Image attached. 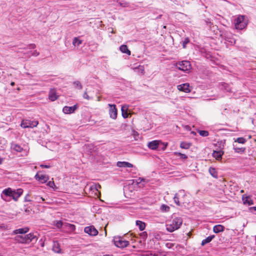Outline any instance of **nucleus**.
Here are the masks:
<instances>
[{
	"label": "nucleus",
	"mask_w": 256,
	"mask_h": 256,
	"mask_svg": "<svg viewBox=\"0 0 256 256\" xmlns=\"http://www.w3.org/2000/svg\"><path fill=\"white\" fill-rule=\"evenodd\" d=\"M198 132L202 136H208L209 134L208 131L204 130H199L198 131Z\"/></svg>",
	"instance_id": "2f4dec72"
},
{
	"label": "nucleus",
	"mask_w": 256,
	"mask_h": 256,
	"mask_svg": "<svg viewBox=\"0 0 256 256\" xmlns=\"http://www.w3.org/2000/svg\"><path fill=\"white\" fill-rule=\"evenodd\" d=\"M242 200L244 204H248L249 206L254 204L253 200L250 198V196H246V198L242 196Z\"/></svg>",
	"instance_id": "4be33fe9"
},
{
	"label": "nucleus",
	"mask_w": 256,
	"mask_h": 256,
	"mask_svg": "<svg viewBox=\"0 0 256 256\" xmlns=\"http://www.w3.org/2000/svg\"><path fill=\"white\" fill-rule=\"evenodd\" d=\"M246 142V140L244 138H238L235 140V142H238L240 144H244Z\"/></svg>",
	"instance_id": "f704fd0d"
},
{
	"label": "nucleus",
	"mask_w": 256,
	"mask_h": 256,
	"mask_svg": "<svg viewBox=\"0 0 256 256\" xmlns=\"http://www.w3.org/2000/svg\"><path fill=\"white\" fill-rule=\"evenodd\" d=\"M12 198L14 200H17L18 198L21 196L22 193V189H18L16 192L13 191Z\"/></svg>",
	"instance_id": "dca6fc26"
},
{
	"label": "nucleus",
	"mask_w": 256,
	"mask_h": 256,
	"mask_svg": "<svg viewBox=\"0 0 256 256\" xmlns=\"http://www.w3.org/2000/svg\"><path fill=\"white\" fill-rule=\"evenodd\" d=\"M250 210H254L256 211V206L252 207L250 208Z\"/></svg>",
	"instance_id": "3c124183"
},
{
	"label": "nucleus",
	"mask_w": 256,
	"mask_h": 256,
	"mask_svg": "<svg viewBox=\"0 0 256 256\" xmlns=\"http://www.w3.org/2000/svg\"><path fill=\"white\" fill-rule=\"evenodd\" d=\"M40 166L42 168H50V166H48V165H45V164H41Z\"/></svg>",
	"instance_id": "8fccbe9b"
},
{
	"label": "nucleus",
	"mask_w": 256,
	"mask_h": 256,
	"mask_svg": "<svg viewBox=\"0 0 256 256\" xmlns=\"http://www.w3.org/2000/svg\"><path fill=\"white\" fill-rule=\"evenodd\" d=\"M176 154L180 158L183 160H186L188 158V156L185 154L180 152H176Z\"/></svg>",
	"instance_id": "c9c22d12"
},
{
	"label": "nucleus",
	"mask_w": 256,
	"mask_h": 256,
	"mask_svg": "<svg viewBox=\"0 0 256 256\" xmlns=\"http://www.w3.org/2000/svg\"><path fill=\"white\" fill-rule=\"evenodd\" d=\"M28 230H29L28 228L26 227V228H24L16 230L14 231V233L16 234H26L28 231Z\"/></svg>",
	"instance_id": "6ab92c4d"
},
{
	"label": "nucleus",
	"mask_w": 256,
	"mask_h": 256,
	"mask_svg": "<svg viewBox=\"0 0 256 256\" xmlns=\"http://www.w3.org/2000/svg\"><path fill=\"white\" fill-rule=\"evenodd\" d=\"M214 236H215L214 235H212L207 237L206 239L202 241L201 244L202 246H204L206 244L210 242L214 238Z\"/></svg>",
	"instance_id": "393cba45"
},
{
	"label": "nucleus",
	"mask_w": 256,
	"mask_h": 256,
	"mask_svg": "<svg viewBox=\"0 0 256 256\" xmlns=\"http://www.w3.org/2000/svg\"><path fill=\"white\" fill-rule=\"evenodd\" d=\"M45 200V199L44 198H43L42 197V198H41V202H44Z\"/></svg>",
	"instance_id": "6e6d98bb"
},
{
	"label": "nucleus",
	"mask_w": 256,
	"mask_h": 256,
	"mask_svg": "<svg viewBox=\"0 0 256 256\" xmlns=\"http://www.w3.org/2000/svg\"><path fill=\"white\" fill-rule=\"evenodd\" d=\"M100 188H101V186L100 184H92L90 186V190H96V191H98V189Z\"/></svg>",
	"instance_id": "473e14b6"
},
{
	"label": "nucleus",
	"mask_w": 256,
	"mask_h": 256,
	"mask_svg": "<svg viewBox=\"0 0 256 256\" xmlns=\"http://www.w3.org/2000/svg\"><path fill=\"white\" fill-rule=\"evenodd\" d=\"M28 48L30 49H34L36 48V46L34 44H31L28 45Z\"/></svg>",
	"instance_id": "de8ad7c7"
},
{
	"label": "nucleus",
	"mask_w": 256,
	"mask_h": 256,
	"mask_svg": "<svg viewBox=\"0 0 256 256\" xmlns=\"http://www.w3.org/2000/svg\"><path fill=\"white\" fill-rule=\"evenodd\" d=\"M138 180H140V182H141L142 181H144V179L142 178H139Z\"/></svg>",
	"instance_id": "603ef678"
},
{
	"label": "nucleus",
	"mask_w": 256,
	"mask_h": 256,
	"mask_svg": "<svg viewBox=\"0 0 256 256\" xmlns=\"http://www.w3.org/2000/svg\"><path fill=\"white\" fill-rule=\"evenodd\" d=\"M31 53L32 56H37L40 54V53L38 52L36 50H34V52H30L28 54Z\"/></svg>",
	"instance_id": "58836bf2"
},
{
	"label": "nucleus",
	"mask_w": 256,
	"mask_h": 256,
	"mask_svg": "<svg viewBox=\"0 0 256 256\" xmlns=\"http://www.w3.org/2000/svg\"><path fill=\"white\" fill-rule=\"evenodd\" d=\"M182 222V219L180 218H175L170 224H166V229L169 232H173L178 229Z\"/></svg>",
	"instance_id": "f257e3e1"
},
{
	"label": "nucleus",
	"mask_w": 256,
	"mask_h": 256,
	"mask_svg": "<svg viewBox=\"0 0 256 256\" xmlns=\"http://www.w3.org/2000/svg\"><path fill=\"white\" fill-rule=\"evenodd\" d=\"M128 106H122L121 110L122 116L124 118H126L128 117V114L127 112Z\"/></svg>",
	"instance_id": "aec40b11"
},
{
	"label": "nucleus",
	"mask_w": 256,
	"mask_h": 256,
	"mask_svg": "<svg viewBox=\"0 0 256 256\" xmlns=\"http://www.w3.org/2000/svg\"><path fill=\"white\" fill-rule=\"evenodd\" d=\"M140 236L143 238H146L147 237V233L146 232H144L140 234Z\"/></svg>",
	"instance_id": "37998d69"
},
{
	"label": "nucleus",
	"mask_w": 256,
	"mask_h": 256,
	"mask_svg": "<svg viewBox=\"0 0 256 256\" xmlns=\"http://www.w3.org/2000/svg\"><path fill=\"white\" fill-rule=\"evenodd\" d=\"M84 232L91 236H96L98 234V230L93 226L86 227Z\"/></svg>",
	"instance_id": "0eeeda50"
},
{
	"label": "nucleus",
	"mask_w": 256,
	"mask_h": 256,
	"mask_svg": "<svg viewBox=\"0 0 256 256\" xmlns=\"http://www.w3.org/2000/svg\"><path fill=\"white\" fill-rule=\"evenodd\" d=\"M177 68L182 71H187L191 69L192 66L190 62L188 60H184L176 64Z\"/></svg>",
	"instance_id": "39448f33"
},
{
	"label": "nucleus",
	"mask_w": 256,
	"mask_h": 256,
	"mask_svg": "<svg viewBox=\"0 0 256 256\" xmlns=\"http://www.w3.org/2000/svg\"><path fill=\"white\" fill-rule=\"evenodd\" d=\"M136 225L138 227L140 231L144 230L146 228L145 223L140 220H136Z\"/></svg>",
	"instance_id": "412c9836"
},
{
	"label": "nucleus",
	"mask_w": 256,
	"mask_h": 256,
	"mask_svg": "<svg viewBox=\"0 0 256 256\" xmlns=\"http://www.w3.org/2000/svg\"><path fill=\"white\" fill-rule=\"evenodd\" d=\"M10 85H11L12 86H14V82H11V83H10Z\"/></svg>",
	"instance_id": "5fc2aeb1"
},
{
	"label": "nucleus",
	"mask_w": 256,
	"mask_h": 256,
	"mask_svg": "<svg viewBox=\"0 0 256 256\" xmlns=\"http://www.w3.org/2000/svg\"><path fill=\"white\" fill-rule=\"evenodd\" d=\"M48 186H49L50 188H54V181H49L48 182Z\"/></svg>",
	"instance_id": "79ce46f5"
},
{
	"label": "nucleus",
	"mask_w": 256,
	"mask_h": 256,
	"mask_svg": "<svg viewBox=\"0 0 256 256\" xmlns=\"http://www.w3.org/2000/svg\"><path fill=\"white\" fill-rule=\"evenodd\" d=\"M166 246L168 248H171L174 246V244L171 242H168L166 244Z\"/></svg>",
	"instance_id": "a18cd8bd"
},
{
	"label": "nucleus",
	"mask_w": 256,
	"mask_h": 256,
	"mask_svg": "<svg viewBox=\"0 0 256 256\" xmlns=\"http://www.w3.org/2000/svg\"><path fill=\"white\" fill-rule=\"evenodd\" d=\"M189 38H186L182 42V46L184 48H186V44L189 42Z\"/></svg>",
	"instance_id": "4c0bfd02"
},
{
	"label": "nucleus",
	"mask_w": 256,
	"mask_h": 256,
	"mask_svg": "<svg viewBox=\"0 0 256 256\" xmlns=\"http://www.w3.org/2000/svg\"><path fill=\"white\" fill-rule=\"evenodd\" d=\"M104 256H112L108 254V255H104Z\"/></svg>",
	"instance_id": "bf43d9fd"
},
{
	"label": "nucleus",
	"mask_w": 256,
	"mask_h": 256,
	"mask_svg": "<svg viewBox=\"0 0 256 256\" xmlns=\"http://www.w3.org/2000/svg\"><path fill=\"white\" fill-rule=\"evenodd\" d=\"M26 240V243L31 242L35 238L36 236L33 234H29L24 236Z\"/></svg>",
	"instance_id": "b1692460"
},
{
	"label": "nucleus",
	"mask_w": 256,
	"mask_h": 256,
	"mask_svg": "<svg viewBox=\"0 0 256 256\" xmlns=\"http://www.w3.org/2000/svg\"><path fill=\"white\" fill-rule=\"evenodd\" d=\"M73 84L74 85L75 88H78L80 90L82 88V86L80 81H74L73 82Z\"/></svg>",
	"instance_id": "72a5a7b5"
},
{
	"label": "nucleus",
	"mask_w": 256,
	"mask_h": 256,
	"mask_svg": "<svg viewBox=\"0 0 256 256\" xmlns=\"http://www.w3.org/2000/svg\"><path fill=\"white\" fill-rule=\"evenodd\" d=\"M167 145H168V144H165V146H164V148H166V147Z\"/></svg>",
	"instance_id": "13d9d810"
},
{
	"label": "nucleus",
	"mask_w": 256,
	"mask_h": 256,
	"mask_svg": "<svg viewBox=\"0 0 256 256\" xmlns=\"http://www.w3.org/2000/svg\"><path fill=\"white\" fill-rule=\"evenodd\" d=\"M190 146L191 144L190 143L184 142H182L180 144V147L184 149H188Z\"/></svg>",
	"instance_id": "c756f323"
},
{
	"label": "nucleus",
	"mask_w": 256,
	"mask_h": 256,
	"mask_svg": "<svg viewBox=\"0 0 256 256\" xmlns=\"http://www.w3.org/2000/svg\"><path fill=\"white\" fill-rule=\"evenodd\" d=\"M224 230V227L221 225V224H218L214 226L213 228V231L214 232L218 234L220 232H223Z\"/></svg>",
	"instance_id": "f3484780"
},
{
	"label": "nucleus",
	"mask_w": 256,
	"mask_h": 256,
	"mask_svg": "<svg viewBox=\"0 0 256 256\" xmlns=\"http://www.w3.org/2000/svg\"><path fill=\"white\" fill-rule=\"evenodd\" d=\"M3 161V159L0 157V164L2 163Z\"/></svg>",
	"instance_id": "864d4df0"
},
{
	"label": "nucleus",
	"mask_w": 256,
	"mask_h": 256,
	"mask_svg": "<svg viewBox=\"0 0 256 256\" xmlns=\"http://www.w3.org/2000/svg\"><path fill=\"white\" fill-rule=\"evenodd\" d=\"M38 124V122L37 120L31 121L28 120H22L20 126L22 128H33L36 127Z\"/></svg>",
	"instance_id": "20e7f679"
},
{
	"label": "nucleus",
	"mask_w": 256,
	"mask_h": 256,
	"mask_svg": "<svg viewBox=\"0 0 256 256\" xmlns=\"http://www.w3.org/2000/svg\"><path fill=\"white\" fill-rule=\"evenodd\" d=\"M228 84H222V86L226 90L227 92H230V89L228 88Z\"/></svg>",
	"instance_id": "a19ab883"
},
{
	"label": "nucleus",
	"mask_w": 256,
	"mask_h": 256,
	"mask_svg": "<svg viewBox=\"0 0 256 256\" xmlns=\"http://www.w3.org/2000/svg\"><path fill=\"white\" fill-rule=\"evenodd\" d=\"M120 50L122 53L126 54L128 55H130V51L128 49L126 45H122L120 47Z\"/></svg>",
	"instance_id": "a211bd4d"
},
{
	"label": "nucleus",
	"mask_w": 256,
	"mask_h": 256,
	"mask_svg": "<svg viewBox=\"0 0 256 256\" xmlns=\"http://www.w3.org/2000/svg\"><path fill=\"white\" fill-rule=\"evenodd\" d=\"M48 98L52 101H54L58 99V96L56 94L54 89H51L49 92Z\"/></svg>",
	"instance_id": "f8f14e48"
},
{
	"label": "nucleus",
	"mask_w": 256,
	"mask_h": 256,
	"mask_svg": "<svg viewBox=\"0 0 256 256\" xmlns=\"http://www.w3.org/2000/svg\"><path fill=\"white\" fill-rule=\"evenodd\" d=\"M3 193L6 196H9L12 197V194H14V192L11 188H8V189H6L5 190H4L3 191Z\"/></svg>",
	"instance_id": "bb28decb"
},
{
	"label": "nucleus",
	"mask_w": 256,
	"mask_h": 256,
	"mask_svg": "<svg viewBox=\"0 0 256 256\" xmlns=\"http://www.w3.org/2000/svg\"><path fill=\"white\" fill-rule=\"evenodd\" d=\"M223 154V152L214 150L212 153V156L216 160H220L222 159V156Z\"/></svg>",
	"instance_id": "2eb2a0df"
},
{
	"label": "nucleus",
	"mask_w": 256,
	"mask_h": 256,
	"mask_svg": "<svg viewBox=\"0 0 256 256\" xmlns=\"http://www.w3.org/2000/svg\"><path fill=\"white\" fill-rule=\"evenodd\" d=\"M62 223L61 221H58V222H57L56 224V226L58 228H61L62 226Z\"/></svg>",
	"instance_id": "49530a36"
},
{
	"label": "nucleus",
	"mask_w": 256,
	"mask_h": 256,
	"mask_svg": "<svg viewBox=\"0 0 256 256\" xmlns=\"http://www.w3.org/2000/svg\"><path fill=\"white\" fill-rule=\"evenodd\" d=\"M114 243L116 246L120 248H124L129 244V242L124 240L122 237H117L114 238Z\"/></svg>",
	"instance_id": "7ed1b4c3"
},
{
	"label": "nucleus",
	"mask_w": 256,
	"mask_h": 256,
	"mask_svg": "<svg viewBox=\"0 0 256 256\" xmlns=\"http://www.w3.org/2000/svg\"><path fill=\"white\" fill-rule=\"evenodd\" d=\"M184 190H180L178 193H176L175 194V196L174 198V200L175 203L178 206H180L179 198L181 195L184 196Z\"/></svg>",
	"instance_id": "4468645a"
},
{
	"label": "nucleus",
	"mask_w": 256,
	"mask_h": 256,
	"mask_svg": "<svg viewBox=\"0 0 256 256\" xmlns=\"http://www.w3.org/2000/svg\"><path fill=\"white\" fill-rule=\"evenodd\" d=\"M30 196L28 194H27L25 197V200L26 202H31L32 200H30L29 198Z\"/></svg>",
	"instance_id": "09e8293b"
},
{
	"label": "nucleus",
	"mask_w": 256,
	"mask_h": 256,
	"mask_svg": "<svg viewBox=\"0 0 256 256\" xmlns=\"http://www.w3.org/2000/svg\"><path fill=\"white\" fill-rule=\"evenodd\" d=\"M35 178L36 180H38L42 183H44L46 182L49 179L48 176L46 174L40 175L38 173L36 174Z\"/></svg>",
	"instance_id": "9d476101"
},
{
	"label": "nucleus",
	"mask_w": 256,
	"mask_h": 256,
	"mask_svg": "<svg viewBox=\"0 0 256 256\" xmlns=\"http://www.w3.org/2000/svg\"><path fill=\"white\" fill-rule=\"evenodd\" d=\"M110 107L109 114L110 118L116 120L117 118L118 111L115 104H108Z\"/></svg>",
	"instance_id": "423d86ee"
},
{
	"label": "nucleus",
	"mask_w": 256,
	"mask_h": 256,
	"mask_svg": "<svg viewBox=\"0 0 256 256\" xmlns=\"http://www.w3.org/2000/svg\"><path fill=\"white\" fill-rule=\"evenodd\" d=\"M82 43V40H79L78 38H74L72 40V44L76 46H79Z\"/></svg>",
	"instance_id": "c85d7f7f"
},
{
	"label": "nucleus",
	"mask_w": 256,
	"mask_h": 256,
	"mask_svg": "<svg viewBox=\"0 0 256 256\" xmlns=\"http://www.w3.org/2000/svg\"><path fill=\"white\" fill-rule=\"evenodd\" d=\"M74 225H73V224H70V227H72V228H73V227H74Z\"/></svg>",
	"instance_id": "4d7b16f0"
},
{
	"label": "nucleus",
	"mask_w": 256,
	"mask_h": 256,
	"mask_svg": "<svg viewBox=\"0 0 256 256\" xmlns=\"http://www.w3.org/2000/svg\"><path fill=\"white\" fill-rule=\"evenodd\" d=\"M16 240L20 243H26V240L24 236H18L16 237Z\"/></svg>",
	"instance_id": "cd10ccee"
},
{
	"label": "nucleus",
	"mask_w": 256,
	"mask_h": 256,
	"mask_svg": "<svg viewBox=\"0 0 256 256\" xmlns=\"http://www.w3.org/2000/svg\"><path fill=\"white\" fill-rule=\"evenodd\" d=\"M53 250L56 253L60 252V244L58 242H54L52 247Z\"/></svg>",
	"instance_id": "5701e85b"
},
{
	"label": "nucleus",
	"mask_w": 256,
	"mask_h": 256,
	"mask_svg": "<svg viewBox=\"0 0 256 256\" xmlns=\"http://www.w3.org/2000/svg\"><path fill=\"white\" fill-rule=\"evenodd\" d=\"M178 89L185 92H190V84L188 83H185L177 86Z\"/></svg>",
	"instance_id": "1a4fd4ad"
},
{
	"label": "nucleus",
	"mask_w": 256,
	"mask_h": 256,
	"mask_svg": "<svg viewBox=\"0 0 256 256\" xmlns=\"http://www.w3.org/2000/svg\"><path fill=\"white\" fill-rule=\"evenodd\" d=\"M41 198L42 197H40L39 196H34V200H35L38 202H41Z\"/></svg>",
	"instance_id": "ea45409f"
},
{
	"label": "nucleus",
	"mask_w": 256,
	"mask_h": 256,
	"mask_svg": "<svg viewBox=\"0 0 256 256\" xmlns=\"http://www.w3.org/2000/svg\"><path fill=\"white\" fill-rule=\"evenodd\" d=\"M116 165L120 168H132L134 166L132 164L126 162H118Z\"/></svg>",
	"instance_id": "ddd939ff"
},
{
	"label": "nucleus",
	"mask_w": 256,
	"mask_h": 256,
	"mask_svg": "<svg viewBox=\"0 0 256 256\" xmlns=\"http://www.w3.org/2000/svg\"><path fill=\"white\" fill-rule=\"evenodd\" d=\"M12 148L14 150L18 152H21L23 150V148L17 144H12Z\"/></svg>",
	"instance_id": "7c9ffc66"
},
{
	"label": "nucleus",
	"mask_w": 256,
	"mask_h": 256,
	"mask_svg": "<svg viewBox=\"0 0 256 256\" xmlns=\"http://www.w3.org/2000/svg\"><path fill=\"white\" fill-rule=\"evenodd\" d=\"M235 26L236 29L242 30L248 24V20L244 16H239L234 20Z\"/></svg>",
	"instance_id": "f03ea898"
},
{
	"label": "nucleus",
	"mask_w": 256,
	"mask_h": 256,
	"mask_svg": "<svg viewBox=\"0 0 256 256\" xmlns=\"http://www.w3.org/2000/svg\"><path fill=\"white\" fill-rule=\"evenodd\" d=\"M83 98H84V99H86L88 100H89L90 99V96H88V94H87V92H84V94H83Z\"/></svg>",
	"instance_id": "c03bdc74"
},
{
	"label": "nucleus",
	"mask_w": 256,
	"mask_h": 256,
	"mask_svg": "<svg viewBox=\"0 0 256 256\" xmlns=\"http://www.w3.org/2000/svg\"><path fill=\"white\" fill-rule=\"evenodd\" d=\"M77 108L78 106L76 104L72 106H65L63 108L62 111L66 114H70L74 112Z\"/></svg>",
	"instance_id": "6e6552de"
},
{
	"label": "nucleus",
	"mask_w": 256,
	"mask_h": 256,
	"mask_svg": "<svg viewBox=\"0 0 256 256\" xmlns=\"http://www.w3.org/2000/svg\"><path fill=\"white\" fill-rule=\"evenodd\" d=\"M160 141L159 140H153L152 142H150L148 144V147L152 150H156L159 145V144L160 143Z\"/></svg>",
	"instance_id": "9b49d317"
},
{
	"label": "nucleus",
	"mask_w": 256,
	"mask_h": 256,
	"mask_svg": "<svg viewBox=\"0 0 256 256\" xmlns=\"http://www.w3.org/2000/svg\"><path fill=\"white\" fill-rule=\"evenodd\" d=\"M209 172L210 174L214 177L216 178L218 177V173L216 171V170L212 167L210 168H209Z\"/></svg>",
	"instance_id": "a878e982"
},
{
	"label": "nucleus",
	"mask_w": 256,
	"mask_h": 256,
	"mask_svg": "<svg viewBox=\"0 0 256 256\" xmlns=\"http://www.w3.org/2000/svg\"><path fill=\"white\" fill-rule=\"evenodd\" d=\"M161 210L163 212H168L170 210V207L165 204H162L161 206Z\"/></svg>",
	"instance_id": "e433bc0d"
}]
</instances>
